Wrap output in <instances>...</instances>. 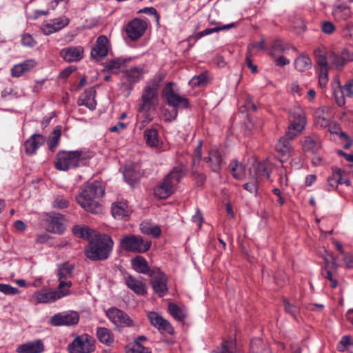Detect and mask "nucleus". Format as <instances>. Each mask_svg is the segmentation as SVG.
Returning <instances> with one entry per match:
<instances>
[{
    "instance_id": "nucleus-22",
    "label": "nucleus",
    "mask_w": 353,
    "mask_h": 353,
    "mask_svg": "<svg viewBox=\"0 0 353 353\" xmlns=\"http://www.w3.org/2000/svg\"><path fill=\"white\" fill-rule=\"evenodd\" d=\"M112 215L114 219L119 220H126L132 212L131 208L126 201L114 202L111 208Z\"/></svg>"
},
{
    "instance_id": "nucleus-7",
    "label": "nucleus",
    "mask_w": 353,
    "mask_h": 353,
    "mask_svg": "<svg viewBox=\"0 0 353 353\" xmlns=\"http://www.w3.org/2000/svg\"><path fill=\"white\" fill-rule=\"evenodd\" d=\"M120 246L128 252L145 253L150 250L151 242L141 236L128 234L120 240Z\"/></svg>"
},
{
    "instance_id": "nucleus-60",
    "label": "nucleus",
    "mask_w": 353,
    "mask_h": 353,
    "mask_svg": "<svg viewBox=\"0 0 353 353\" xmlns=\"http://www.w3.org/2000/svg\"><path fill=\"white\" fill-rule=\"evenodd\" d=\"M328 82L327 69L321 70L319 74V83L321 88H325Z\"/></svg>"
},
{
    "instance_id": "nucleus-27",
    "label": "nucleus",
    "mask_w": 353,
    "mask_h": 353,
    "mask_svg": "<svg viewBox=\"0 0 353 353\" xmlns=\"http://www.w3.org/2000/svg\"><path fill=\"white\" fill-rule=\"evenodd\" d=\"M44 349L43 341L37 339L19 345L16 351L17 353H42Z\"/></svg>"
},
{
    "instance_id": "nucleus-50",
    "label": "nucleus",
    "mask_w": 353,
    "mask_h": 353,
    "mask_svg": "<svg viewBox=\"0 0 353 353\" xmlns=\"http://www.w3.org/2000/svg\"><path fill=\"white\" fill-rule=\"evenodd\" d=\"M123 61L120 58L110 60L107 63V65H105V69L108 71H111L117 73Z\"/></svg>"
},
{
    "instance_id": "nucleus-62",
    "label": "nucleus",
    "mask_w": 353,
    "mask_h": 353,
    "mask_svg": "<svg viewBox=\"0 0 353 353\" xmlns=\"http://www.w3.org/2000/svg\"><path fill=\"white\" fill-rule=\"evenodd\" d=\"M21 65L26 73L27 72H29L32 68H34L37 65V62L34 59H28L21 63Z\"/></svg>"
},
{
    "instance_id": "nucleus-64",
    "label": "nucleus",
    "mask_w": 353,
    "mask_h": 353,
    "mask_svg": "<svg viewBox=\"0 0 353 353\" xmlns=\"http://www.w3.org/2000/svg\"><path fill=\"white\" fill-rule=\"evenodd\" d=\"M25 73L21 63L14 65L11 69V74L14 77H19Z\"/></svg>"
},
{
    "instance_id": "nucleus-16",
    "label": "nucleus",
    "mask_w": 353,
    "mask_h": 353,
    "mask_svg": "<svg viewBox=\"0 0 353 353\" xmlns=\"http://www.w3.org/2000/svg\"><path fill=\"white\" fill-rule=\"evenodd\" d=\"M79 321V314L74 311L58 313L50 319V324L54 326H71L77 325Z\"/></svg>"
},
{
    "instance_id": "nucleus-63",
    "label": "nucleus",
    "mask_w": 353,
    "mask_h": 353,
    "mask_svg": "<svg viewBox=\"0 0 353 353\" xmlns=\"http://www.w3.org/2000/svg\"><path fill=\"white\" fill-rule=\"evenodd\" d=\"M177 114V110L174 109L172 111L165 110L164 112V120L166 122H171L176 118Z\"/></svg>"
},
{
    "instance_id": "nucleus-45",
    "label": "nucleus",
    "mask_w": 353,
    "mask_h": 353,
    "mask_svg": "<svg viewBox=\"0 0 353 353\" xmlns=\"http://www.w3.org/2000/svg\"><path fill=\"white\" fill-rule=\"evenodd\" d=\"M170 314L178 321H183L185 316L182 310L175 303H170L168 305Z\"/></svg>"
},
{
    "instance_id": "nucleus-51",
    "label": "nucleus",
    "mask_w": 353,
    "mask_h": 353,
    "mask_svg": "<svg viewBox=\"0 0 353 353\" xmlns=\"http://www.w3.org/2000/svg\"><path fill=\"white\" fill-rule=\"evenodd\" d=\"M339 52L345 65L348 63L353 62V50L343 48L341 50H339Z\"/></svg>"
},
{
    "instance_id": "nucleus-59",
    "label": "nucleus",
    "mask_w": 353,
    "mask_h": 353,
    "mask_svg": "<svg viewBox=\"0 0 353 353\" xmlns=\"http://www.w3.org/2000/svg\"><path fill=\"white\" fill-rule=\"evenodd\" d=\"M68 203L69 202L65 198L58 196L54 201L53 206L54 208L63 209L68 206Z\"/></svg>"
},
{
    "instance_id": "nucleus-48",
    "label": "nucleus",
    "mask_w": 353,
    "mask_h": 353,
    "mask_svg": "<svg viewBox=\"0 0 353 353\" xmlns=\"http://www.w3.org/2000/svg\"><path fill=\"white\" fill-rule=\"evenodd\" d=\"M236 344L233 341H223L221 349L218 353H236Z\"/></svg>"
},
{
    "instance_id": "nucleus-25",
    "label": "nucleus",
    "mask_w": 353,
    "mask_h": 353,
    "mask_svg": "<svg viewBox=\"0 0 353 353\" xmlns=\"http://www.w3.org/2000/svg\"><path fill=\"white\" fill-rule=\"evenodd\" d=\"M46 138L41 134H34L24 143V149L26 154H34L38 148L44 144Z\"/></svg>"
},
{
    "instance_id": "nucleus-43",
    "label": "nucleus",
    "mask_w": 353,
    "mask_h": 353,
    "mask_svg": "<svg viewBox=\"0 0 353 353\" xmlns=\"http://www.w3.org/2000/svg\"><path fill=\"white\" fill-rule=\"evenodd\" d=\"M235 26V23H231L223 26H218L212 28H207L201 32H199L196 35V39H199L204 36L212 34L214 32H217L221 30H226L230 28H232Z\"/></svg>"
},
{
    "instance_id": "nucleus-41",
    "label": "nucleus",
    "mask_w": 353,
    "mask_h": 353,
    "mask_svg": "<svg viewBox=\"0 0 353 353\" xmlns=\"http://www.w3.org/2000/svg\"><path fill=\"white\" fill-rule=\"evenodd\" d=\"M332 15L337 21L346 20L350 16V10L347 6L340 5L333 9Z\"/></svg>"
},
{
    "instance_id": "nucleus-19",
    "label": "nucleus",
    "mask_w": 353,
    "mask_h": 353,
    "mask_svg": "<svg viewBox=\"0 0 353 353\" xmlns=\"http://www.w3.org/2000/svg\"><path fill=\"white\" fill-rule=\"evenodd\" d=\"M69 23L70 19L65 16H62L51 20L50 23L43 24L41 29L43 34L50 35L61 30L67 26Z\"/></svg>"
},
{
    "instance_id": "nucleus-21",
    "label": "nucleus",
    "mask_w": 353,
    "mask_h": 353,
    "mask_svg": "<svg viewBox=\"0 0 353 353\" xmlns=\"http://www.w3.org/2000/svg\"><path fill=\"white\" fill-rule=\"evenodd\" d=\"M325 265L321 270V275L330 282V286L332 288H336L338 281L334 276V272H336L338 268L336 259L335 257L331 256V261L325 259Z\"/></svg>"
},
{
    "instance_id": "nucleus-34",
    "label": "nucleus",
    "mask_w": 353,
    "mask_h": 353,
    "mask_svg": "<svg viewBox=\"0 0 353 353\" xmlns=\"http://www.w3.org/2000/svg\"><path fill=\"white\" fill-rule=\"evenodd\" d=\"M329 67L341 71L345 66L339 51H331L328 54Z\"/></svg>"
},
{
    "instance_id": "nucleus-8",
    "label": "nucleus",
    "mask_w": 353,
    "mask_h": 353,
    "mask_svg": "<svg viewBox=\"0 0 353 353\" xmlns=\"http://www.w3.org/2000/svg\"><path fill=\"white\" fill-rule=\"evenodd\" d=\"M143 68L139 67H132L124 71L121 88L125 97L130 94L134 84L143 79Z\"/></svg>"
},
{
    "instance_id": "nucleus-12",
    "label": "nucleus",
    "mask_w": 353,
    "mask_h": 353,
    "mask_svg": "<svg viewBox=\"0 0 353 353\" xmlns=\"http://www.w3.org/2000/svg\"><path fill=\"white\" fill-rule=\"evenodd\" d=\"M106 317L116 326L117 328L132 327L133 320L128 314L117 307H110L105 311Z\"/></svg>"
},
{
    "instance_id": "nucleus-46",
    "label": "nucleus",
    "mask_w": 353,
    "mask_h": 353,
    "mask_svg": "<svg viewBox=\"0 0 353 353\" xmlns=\"http://www.w3.org/2000/svg\"><path fill=\"white\" fill-rule=\"evenodd\" d=\"M126 353H152V352L141 344L132 343L126 346Z\"/></svg>"
},
{
    "instance_id": "nucleus-9",
    "label": "nucleus",
    "mask_w": 353,
    "mask_h": 353,
    "mask_svg": "<svg viewBox=\"0 0 353 353\" xmlns=\"http://www.w3.org/2000/svg\"><path fill=\"white\" fill-rule=\"evenodd\" d=\"M94 340L88 334L77 336L68 345L69 353H91L95 350Z\"/></svg>"
},
{
    "instance_id": "nucleus-49",
    "label": "nucleus",
    "mask_w": 353,
    "mask_h": 353,
    "mask_svg": "<svg viewBox=\"0 0 353 353\" xmlns=\"http://www.w3.org/2000/svg\"><path fill=\"white\" fill-rule=\"evenodd\" d=\"M265 49V41L263 39L260 41L250 43L248 46L247 52L250 54H255L258 50Z\"/></svg>"
},
{
    "instance_id": "nucleus-37",
    "label": "nucleus",
    "mask_w": 353,
    "mask_h": 353,
    "mask_svg": "<svg viewBox=\"0 0 353 353\" xmlns=\"http://www.w3.org/2000/svg\"><path fill=\"white\" fill-rule=\"evenodd\" d=\"M345 172L337 168H332V175L327 179V185L326 190L330 191L337 188L340 183L341 174H344Z\"/></svg>"
},
{
    "instance_id": "nucleus-35",
    "label": "nucleus",
    "mask_w": 353,
    "mask_h": 353,
    "mask_svg": "<svg viewBox=\"0 0 353 353\" xmlns=\"http://www.w3.org/2000/svg\"><path fill=\"white\" fill-rule=\"evenodd\" d=\"M97 336L99 341L107 345H111L114 343V336L112 332L103 327L97 329Z\"/></svg>"
},
{
    "instance_id": "nucleus-17",
    "label": "nucleus",
    "mask_w": 353,
    "mask_h": 353,
    "mask_svg": "<svg viewBox=\"0 0 353 353\" xmlns=\"http://www.w3.org/2000/svg\"><path fill=\"white\" fill-rule=\"evenodd\" d=\"M110 48V44L106 36L100 35L91 50L90 55L94 59L101 61L108 55Z\"/></svg>"
},
{
    "instance_id": "nucleus-54",
    "label": "nucleus",
    "mask_w": 353,
    "mask_h": 353,
    "mask_svg": "<svg viewBox=\"0 0 353 353\" xmlns=\"http://www.w3.org/2000/svg\"><path fill=\"white\" fill-rule=\"evenodd\" d=\"M333 94L338 105L343 106L345 104V98L339 87L333 90Z\"/></svg>"
},
{
    "instance_id": "nucleus-31",
    "label": "nucleus",
    "mask_w": 353,
    "mask_h": 353,
    "mask_svg": "<svg viewBox=\"0 0 353 353\" xmlns=\"http://www.w3.org/2000/svg\"><path fill=\"white\" fill-rule=\"evenodd\" d=\"M143 137L149 147L155 148L156 150H160L161 142L159 139V132L157 129H146L143 132Z\"/></svg>"
},
{
    "instance_id": "nucleus-14",
    "label": "nucleus",
    "mask_w": 353,
    "mask_h": 353,
    "mask_svg": "<svg viewBox=\"0 0 353 353\" xmlns=\"http://www.w3.org/2000/svg\"><path fill=\"white\" fill-rule=\"evenodd\" d=\"M70 290H58L48 291L46 289H42L34 292L33 297L39 303H49L56 301L70 294Z\"/></svg>"
},
{
    "instance_id": "nucleus-33",
    "label": "nucleus",
    "mask_w": 353,
    "mask_h": 353,
    "mask_svg": "<svg viewBox=\"0 0 353 353\" xmlns=\"http://www.w3.org/2000/svg\"><path fill=\"white\" fill-rule=\"evenodd\" d=\"M123 174L125 181L130 185L136 183L141 176V174L137 170V168L134 165H126Z\"/></svg>"
},
{
    "instance_id": "nucleus-4",
    "label": "nucleus",
    "mask_w": 353,
    "mask_h": 353,
    "mask_svg": "<svg viewBox=\"0 0 353 353\" xmlns=\"http://www.w3.org/2000/svg\"><path fill=\"white\" fill-rule=\"evenodd\" d=\"M113 244V241L109 235L96 234L85 250V256L92 261L105 260L112 250Z\"/></svg>"
},
{
    "instance_id": "nucleus-15",
    "label": "nucleus",
    "mask_w": 353,
    "mask_h": 353,
    "mask_svg": "<svg viewBox=\"0 0 353 353\" xmlns=\"http://www.w3.org/2000/svg\"><path fill=\"white\" fill-rule=\"evenodd\" d=\"M74 270V265L68 262L59 264L58 265L57 274L59 281L58 290L61 289L70 290V288L72 285V283L70 281L66 280L72 277Z\"/></svg>"
},
{
    "instance_id": "nucleus-38",
    "label": "nucleus",
    "mask_w": 353,
    "mask_h": 353,
    "mask_svg": "<svg viewBox=\"0 0 353 353\" xmlns=\"http://www.w3.org/2000/svg\"><path fill=\"white\" fill-rule=\"evenodd\" d=\"M250 353H272L269 345L261 339H254L250 343Z\"/></svg>"
},
{
    "instance_id": "nucleus-40",
    "label": "nucleus",
    "mask_w": 353,
    "mask_h": 353,
    "mask_svg": "<svg viewBox=\"0 0 353 353\" xmlns=\"http://www.w3.org/2000/svg\"><path fill=\"white\" fill-rule=\"evenodd\" d=\"M140 230L143 234L158 238L161 236V230L158 225H152L149 223H142L140 225Z\"/></svg>"
},
{
    "instance_id": "nucleus-11",
    "label": "nucleus",
    "mask_w": 353,
    "mask_h": 353,
    "mask_svg": "<svg viewBox=\"0 0 353 353\" xmlns=\"http://www.w3.org/2000/svg\"><path fill=\"white\" fill-rule=\"evenodd\" d=\"M151 285L154 292L159 296H164L168 292V276L159 268H152L150 273Z\"/></svg>"
},
{
    "instance_id": "nucleus-56",
    "label": "nucleus",
    "mask_w": 353,
    "mask_h": 353,
    "mask_svg": "<svg viewBox=\"0 0 353 353\" xmlns=\"http://www.w3.org/2000/svg\"><path fill=\"white\" fill-rule=\"evenodd\" d=\"M243 188L252 194H256L258 189V181L251 176L250 181L248 183H245L243 185Z\"/></svg>"
},
{
    "instance_id": "nucleus-52",
    "label": "nucleus",
    "mask_w": 353,
    "mask_h": 353,
    "mask_svg": "<svg viewBox=\"0 0 353 353\" xmlns=\"http://www.w3.org/2000/svg\"><path fill=\"white\" fill-rule=\"evenodd\" d=\"M73 233L81 238H88L90 230L87 227L74 226L72 229Z\"/></svg>"
},
{
    "instance_id": "nucleus-36",
    "label": "nucleus",
    "mask_w": 353,
    "mask_h": 353,
    "mask_svg": "<svg viewBox=\"0 0 353 353\" xmlns=\"http://www.w3.org/2000/svg\"><path fill=\"white\" fill-rule=\"evenodd\" d=\"M229 168L234 178L236 179H242L245 176V165L236 160H233L229 165Z\"/></svg>"
},
{
    "instance_id": "nucleus-26",
    "label": "nucleus",
    "mask_w": 353,
    "mask_h": 353,
    "mask_svg": "<svg viewBox=\"0 0 353 353\" xmlns=\"http://www.w3.org/2000/svg\"><path fill=\"white\" fill-rule=\"evenodd\" d=\"M96 90L94 88L86 89L78 99V105H83L93 110L96 108L97 101L95 100Z\"/></svg>"
},
{
    "instance_id": "nucleus-58",
    "label": "nucleus",
    "mask_w": 353,
    "mask_h": 353,
    "mask_svg": "<svg viewBox=\"0 0 353 353\" xmlns=\"http://www.w3.org/2000/svg\"><path fill=\"white\" fill-rule=\"evenodd\" d=\"M351 344L352 343L350 336L347 335L343 336L337 345V350L339 352H343L345 350L347 347Z\"/></svg>"
},
{
    "instance_id": "nucleus-53",
    "label": "nucleus",
    "mask_w": 353,
    "mask_h": 353,
    "mask_svg": "<svg viewBox=\"0 0 353 353\" xmlns=\"http://www.w3.org/2000/svg\"><path fill=\"white\" fill-rule=\"evenodd\" d=\"M0 292L6 295H14L19 293V290L10 285L0 283Z\"/></svg>"
},
{
    "instance_id": "nucleus-42",
    "label": "nucleus",
    "mask_w": 353,
    "mask_h": 353,
    "mask_svg": "<svg viewBox=\"0 0 353 353\" xmlns=\"http://www.w3.org/2000/svg\"><path fill=\"white\" fill-rule=\"evenodd\" d=\"M294 66L297 70L303 72L311 68L312 61L309 57L301 55L295 59Z\"/></svg>"
},
{
    "instance_id": "nucleus-18",
    "label": "nucleus",
    "mask_w": 353,
    "mask_h": 353,
    "mask_svg": "<svg viewBox=\"0 0 353 353\" xmlns=\"http://www.w3.org/2000/svg\"><path fill=\"white\" fill-rule=\"evenodd\" d=\"M148 318L150 323L161 333L172 334L174 328L171 324L155 312H150Z\"/></svg>"
},
{
    "instance_id": "nucleus-23",
    "label": "nucleus",
    "mask_w": 353,
    "mask_h": 353,
    "mask_svg": "<svg viewBox=\"0 0 353 353\" xmlns=\"http://www.w3.org/2000/svg\"><path fill=\"white\" fill-rule=\"evenodd\" d=\"M125 283L127 287L137 295L143 296L147 294L146 285L141 278L137 279L132 275H128L125 277Z\"/></svg>"
},
{
    "instance_id": "nucleus-3",
    "label": "nucleus",
    "mask_w": 353,
    "mask_h": 353,
    "mask_svg": "<svg viewBox=\"0 0 353 353\" xmlns=\"http://www.w3.org/2000/svg\"><path fill=\"white\" fill-rule=\"evenodd\" d=\"M165 77V74L159 72L154 76L151 81L148 82L142 91L141 104L139 107L140 112L148 113L151 110L156 108L158 103L159 88Z\"/></svg>"
},
{
    "instance_id": "nucleus-47",
    "label": "nucleus",
    "mask_w": 353,
    "mask_h": 353,
    "mask_svg": "<svg viewBox=\"0 0 353 353\" xmlns=\"http://www.w3.org/2000/svg\"><path fill=\"white\" fill-rule=\"evenodd\" d=\"M338 87L341 90L345 98L353 97V79H349L343 85H341L338 81Z\"/></svg>"
},
{
    "instance_id": "nucleus-24",
    "label": "nucleus",
    "mask_w": 353,
    "mask_h": 353,
    "mask_svg": "<svg viewBox=\"0 0 353 353\" xmlns=\"http://www.w3.org/2000/svg\"><path fill=\"white\" fill-rule=\"evenodd\" d=\"M48 228L49 231L61 234L65 230V227L64 225V217L63 215L60 214H50L48 218Z\"/></svg>"
},
{
    "instance_id": "nucleus-39",
    "label": "nucleus",
    "mask_w": 353,
    "mask_h": 353,
    "mask_svg": "<svg viewBox=\"0 0 353 353\" xmlns=\"http://www.w3.org/2000/svg\"><path fill=\"white\" fill-rule=\"evenodd\" d=\"M290 48L289 45L285 46L280 39L274 40L270 48V54L272 57L275 58L283 53L286 50Z\"/></svg>"
},
{
    "instance_id": "nucleus-6",
    "label": "nucleus",
    "mask_w": 353,
    "mask_h": 353,
    "mask_svg": "<svg viewBox=\"0 0 353 353\" xmlns=\"http://www.w3.org/2000/svg\"><path fill=\"white\" fill-rule=\"evenodd\" d=\"M85 154L82 150L65 151L57 153L55 168L61 171H67L77 168L81 160L85 159Z\"/></svg>"
},
{
    "instance_id": "nucleus-13",
    "label": "nucleus",
    "mask_w": 353,
    "mask_h": 353,
    "mask_svg": "<svg viewBox=\"0 0 353 353\" xmlns=\"http://www.w3.org/2000/svg\"><path fill=\"white\" fill-rule=\"evenodd\" d=\"M147 27L146 21L140 18H134L127 23L125 32L131 41H135L144 34Z\"/></svg>"
},
{
    "instance_id": "nucleus-57",
    "label": "nucleus",
    "mask_w": 353,
    "mask_h": 353,
    "mask_svg": "<svg viewBox=\"0 0 353 353\" xmlns=\"http://www.w3.org/2000/svg\"><path fill=\"white\" fill-rule=\"evenodd\" d=\"M206 77L201 74L198 76H195L190 79L189 84L192 87H196L204 84L206 82Z\"/></svg>"
},
{
    "instance_id": "nucleus-5",
    "label": "nucleus",
    "mask_w": 353,
    "mask_h": 353,
    "mask_svg": "<svg viewBox=\"0 0 353 353\" xmlns=\"http://www.w3.org/2000/svg\"><path fill=\"white\" fill-rule=\"evenodd\" d=\"M185 175L183 166L174 167L154 189V196L160 199L168 198L174 192L175 186Z\"/></svg>"
},
{
    "instance_id": "nucleus-20",
    "label": "nucleus",
    "mask_w": 353,
    "mask_h": 353,
    "mask_svg": "<svg viewBox=\"0 0 353 353\" xmlns=\"http://www.w3.org/2000/svg\"><path fill=\"white\" fill-rule=\"evenodd\" d=\"M84 49L81 46H69L62 49L60 52L61 57L67 62H78L83 57Z\"/></svg>"
},
{
    "instance_id": "nucleus-29",
    "label": "nucleus",
    "mask_w": 353,
    "mask_h": 353,
    "mask_svg": "<svg viewBox=\"0 0 353 353\" xmlns=\"http://www.w3.org/2000/svg\"><path fill=\"white\" fill-rule=\"evenodd\" d=\"M204 161L210 163V167L212 172L216 173L220 172L223 159L221 153L217 150H210L208 156L204 158Z\"/></svg>"
},
{
    "instance_id": "nucleus-61",
    "label": "nucleus",
    "mask_w": 353,
    "mask_h": 353,
    "mask_svg": "<svg viewBox=\"0 0 353 353\" xmlns=\"http://www.w3.org/2000/svg\"><path fill=\"white\" fill-rule=\"evenodd\" d=\"M322 31L325 34H332L336 30L334 25L330 21H324L321 26Z\"/></svg>"
},
{
    "instance_id": "nucleus-55",
    "label": "nucleus",
    "mask_w": 353,
    "mask_h": 353,
    "mask_svg": "<svg viewBox=\"0 0 353 353\" xmlns=\"http://www.w3.org/2000/svg\"><path fill=\"white\" fill-rule=\"evenodd\" d=\"M21 43L26 47H34L37 44V41L30 34H23L21 36Z\"/></svg>"
},
{
    "instance_id": "nucleus-30",
    "label": "nucleus",
    "mask_w": 353,
    "mask_h": 353,
    "mask_svg": "<svg viewBox=\"0 0 353 353\" xmlns=\"http://www.w3.org/2000/svg\"><path fill=\"white\" fill-rule=\"evenodd\" d=\"M271 174V170L268 168L265 163H257L252 165L250 170L251 176L258 181V179H269Z\"/></svg>"
},
{
    "instance_id": "nucleus-1",
    "label": "nucleus",
    "mask_w": 353,
    "mask_h": 353,
    "mask_svg": "<svg viewBox=\"0 0 353 353\" xmlns=\"http://www.w3.org/2000/svg\"><path fill=\"white\" fill-rule=\"evenodd\" d=\"M289 119L291 123L289 125L288 131L275 145L276 151L285 159L289 157L292 151L290 140L297 137L306 124L305 112L299 106H294L290 110Z\"/></svg>"
},
{
    "instance_id": "nucleus-2",
    "label": "nucleus",
    "mask_w": 353,
    "mask_h": 353,
    "mask_svg": "<svg viewBox=\"0 0 353 353\" xmlns=\"http://www.w3.org/2000/svg\"><path fill=\"white\" fill-rule=\"evenodd\" d=\"M105 193L101 183L94 181L85 185L82 191L76 197L77 203L85 210L92 214H99L103 210V206L99 199Z\"/></svg>"
},
{
    "instance_id": "nucleus-28",
    "label": "nucleus",
    "mask_w": 353,
    "mask_h": 353,
    "mask_svg": "<svg viewBox=\"0 0 353 353\" xmlns=\"http://www.w3.org/2000/svg\"><path fill=\"white\" fill-rule=\"evenodd\" d=\"M302 148L304 152L316 153L321 148L320 138L316 134L305 137Z\"/></svg>"
},
{
    "instance_id": "nucleus-32",
    "label": "nucleus",
    "mask_w": 353,
    "mask_h": 353,
    "mask_svg": "<svg viewBox=\"0 0 353 353\" xmlns=\"http://www.w3.org/2000/svg\"><path fill=\"white\" fill-rule=\"evenodd\" d=\"M132 265L134 270L141 274H146L150 276V273L152 271L148 264L147 261L141 256H137L132 259Z\"/></svg>"
},
{
    "instance_id": "nucleus-10",
    "label": "nucleus",
    "mask_w": 353,
    "mask_h": 353,
    "mask_svg": "<svg viewBox=\"0 0 353 353\" xmlns=\"http://www.w3.org/2000/svg\"><path fill=\"white\" fill-rule=\"evenodd\" d=\"M173 83H168L163 90V96L167 103L174 108V110L185 109L189 106L188 99L175 93L172 88Z\"/></svg>"
},
{
    "instance_id": "nucleus-44",
    "label": "nucleus",
    "mask_w": 353,
    "mask_h": 353,
    "mask_svg": "<svg viewBox=\"0 0 353 353\" xmlns=\"http://www.w3.org/2000/svg\"><path fill=\"white\" fill-rule=\"evenodd\" d=\"M61 134V127L58 125L53 130L52 137L48 143L50 150L53 152L55 150V148L58 146L60 141Z\"/></svg>"
}]
</instances>
